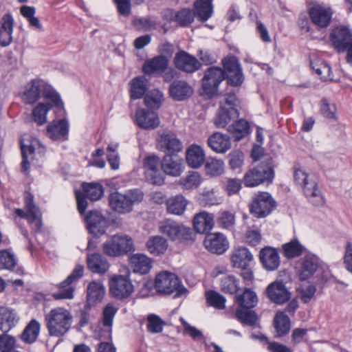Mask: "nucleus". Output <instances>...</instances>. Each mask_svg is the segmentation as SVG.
Masks as SVG:
<instances>
[{"label":"nucleus","mask_w":352,"mask_h":352,"mask_svg":"<svg viewBox=\"0 0 352 352\" xmlns=\"http://www.w3.org/2000/svg\"><path fill=\"white\" fill-rule=\"evenodd\" d=\"M21 155L23 161L21 163L22 170L27 171L30 169V162L34 159L38 160L44 155L45 149L41 146L40 142L35 138L25 139L21 140Z\"/></svg>","instance_id":"9"},{"label":"nucleus","mask_w":352,"mask_h":352,"mask_svg":"<svg viewBox=\"0 0 352 352\" xmlns=\"http://www.w3.org/2000/svg\"><path fill=\"white\" fill-rule=\"evenodd\" d=\"M130 96L131 99L141 98L148 88V80L144 76H138L130 82Z\"/></svg>","instance_id":"42"},{"label":"nucleus","mask_w":352,"mask_h":352,"mask_svg":"<svg viewBox=\"0 0 352 352\" xmlns=\"http://www.w3.org/2000/svg\"><path fill=\"white\" fill-rule=\"evenodd\" d=\"M188 204V200L182 195L170 197L166 201L168 212L175 215H182Z\"/></svg>","instance_id":"40"},{"label":"nucleus","mask_w":352,"mask_h":352,"mask_svg":"<svg viewBox=\"0 0 352 352\" xmlns=\"http://www.w3.org/2000/svg\"><path fill=\"white\" fill-rule=\"evenodd\" d=\"M34 197L30 192H25V204L26 212L21 209H16L15 213L21 218H25L33 225L36 231H40L42 226L41 214L38 207L33 202Z\"/></svg>","instance_id":"15"},{"label":"nucleus","mask_w":352,"mask_h":352,"mask_svg":"<svg viewBox=\"0 0 352 352\" xmlns=\"http://www.w3.org/2000/svg\"><path fill=\"white\" fill-rule=\"evenodd\" d=\"M225 79L224 71L217 67L208 68L202 78L204 94L208 98L212 97L217 91L219 84Z\"/></svg>","instance_id":"10"},{"label":"nucleus","mask_w":352,"mask_h":352,"mask_svg":"<svg viewBox=\"0 0 352 352\" xmlns=\"http://www.w3.org/2000/svg\"><path fill=\"white\" fill-rule=\"evenodd\" d=\"M69 125L65 120H54L47 126V135L54 140H65L67 138Z\"/></svg>","instance_id":"35"},{"label":"nucleus","mask_w":352,"mask_h":352,"mask_svg":"<svg viewBox=\"0 0 352 352\" xmlns=\"http://www.w3.org/2000/svg\"><path fill=\"white\" fill-rule=\"evenodd\" d=\"M87 228L94 236L103 235L109 227V221L98 210H91L85 217Z\"/></svg>","instance_id":"17"},{"label":"nucleus","mask_w":352,"mask_h":352,"mask_svg":"<svg viewBox=\"0 0 352 352\" xmlns=\"http://www.w3.org/2000/svg\"><path fill=\"white\" fill-rule=\"evenodd\" d=\"M206 296L208 303L211 306L219 309L225 307L226 298L220 294L214 291H209L206 293Z\"/></svg>","instance_id":"61"},{"label":"nucleus","mask_w":352,"mask_h":352,"mask_svg":"<svg viewBox=\"0 0 352 352\" xmlns=\"http://www.w3.org/2000/svg\"><path fill=\"white\" fill-rule=\"evenodd\" d=\"M87 261L88 268L94 273L104 274L109 268L107 260L99 253L89 254Z\"/></svg>","instance_id":"38"},{"label":"nucleus","mask_w":352,"mask_h":352,"mask_svg":"<svg viewBox=\"0 0 352 352\" xmlns=\"http://www.w3.org/2000/svg\"><path fill=\"white\" fill-rule=\"evenodd\" d=\"M21 100L25 104H34L41 98L49 100L52 105L61 104L59 94L50 85L40 79L28 82L20 93Z\"/></svg>","instance_id":"1"},{"label":"nucleus","mask_w":352,"mask_h":352,"mask_svg":"<svg viewBox=\"0 0 352 352\" xmlns=\"http://www.w3.org/2000/svg\"><path fill=\"white\" fill-rule=\"evenodd\" d=\"M193 92L192 87L184 80H175L169 86L170 96L177 101L189 98Z\"/></svg>","instance_id":"28"},{"label":"nucleus","mask_w":352,"mask_h":352,"mask_svg":"<svg viewBox=\"0 0 352 352\" xmlns=\"http://www.w3.org/2000/svg\"><path fill=\"white\" fill-rule=\"evenodd\" d=\"M253 260V255L245 247L235 248L230 256L232 266L239 269H246Z\"/></svg>","instance_id":"34"},{"label":"nucleus","mask_w":352,"mask_h":352,"mask_svg":"<svg viewBox=\"0 0 352 352\" xmlns=\"http://www.w3.org/2000/svg\"><path fill=\"white\" fill-rule=\"evenodd\" d=\"M155 287L159 293L170 294L175 291H177L179 294H182V290L186 289H180V284L178 278L173 273L165 271L159 273L155 281Z\"/></svg>","instance_id":"12"},{"label":"nucleus","mask_w":352,"mask_h":352,"mask_svg":"<svg viewBox=\"0 0 352 352\" xmlns=\"http://www.w3.org/2000/svg\"><path fill=\"white\" fill-rule=\"evenodd\" d=\"M217 223L221 228L230 229L235 224V215L230 211H222L217 217Z\"/></svg>","instance_id":"59"},{"label":"nucleus","mask_w":352,"mask_h":352,"mask_svg":"<svg viewBox=\"0 0 352 352\" xmlns=\"http://www.w3.org/2000/svg\"><path fill=\"white\" fill-rule=\"evenodd\" d=\"M201 183V177L198 172L192 171L179 179V184L185 190L197 188Z\"/></svg>","instance_id":"53"},{"label":"nucleus","mask_w":352,"mask_h":352,"mask_svg":"<svg viewBox=\"0 0 352 352\" xmlns=\"http://www.w3.org/2000/svg\"><path fill=\"white\" fill-rule=\"evenodd\" d=\"M174 62L177 68L186 73H192L201 66L196 58L184 51L175 54Z\"/></svg>","instance_id":"26"},{"label":"nucleus","mask_w":352,"mask_h":352,"mask_svg":"<svg viewBox=\"0 0 352 352\" xmlns=\"http://www.w3.org/2000/svg\"><path fill=\"white\" fill-rule=\"evenodd\" d=\"M15 338L8 334L0 336V352H10L15 351Z\"/></svg>","instance_id":"64"},{"label":"nucleus","mask_w":352,"mask_h":352,"mask_svg":"<svg viewBox=\"0 0 352 352\" xmlns=\"http://www.w3.org/2000/svg\"><path fill=\"white\" fill-rule=\"evenodd\" d=\"M311 66L323 80H332L331 68L327 63L320 59L311 60Z\"/></svg>","instance_id":"52"},{"label":"nucleus","mask_w":352,"mask_h":352,"mask_svg":"<svg viewBox=\"0 0 352 352\" xmlns=\"http://www.w3.org/2000/svg\"><path fill=\"white\" fill-rule=\"evenodd\" d=\"M162 102L163 94L157 89L151 91L144 98V103L150 109L160 108Z\"/></svg>","instance_id":"58"},{"label":"nucleus","mask_w":352,"mask_h":352,"mask_svg":"<svg viewBox=\"0 0 352 352\" xmlns=\"http://www.w3.org/2000/svg\"><path fill=\"white\" fill-rule=\"evenodd\" d=\"M175 21L182 26H186L193 21V14L188 9H183L175 14Z\"/></svg>","instance_id":"63"},{"label":"nucleus","mask_w":352,"mask_h":352,"mask_svg":"<svg viewBox=\"0 0 352 352\" xmlns=\"http://www.w3.org/2000/svg\"><path fill=\"white\" fill-rule=\"evenodd\" d=\"M130 265L134 273L146 274L152 268V260L145 254H136L130 258Z\"/></svg>","instance_id":"36"},{"label":"nucleus","mask_w":352,"mask_h":352,"mask_svg":"<svg viewBox=\"0 0 352 352\" xmlns=\"http://www.w3.org/2000/svg\"><path fill=\"white\" fill-rule=\"evenodd\" d=\"M319 267V258L315 255H307L296 263V274L300 280L311 278Z\"/></svg>","instance_id":"21"},{"label":"nucleus","mask_w":352,"mask_h":352,"mask_svg":"<svg viewBox=\"0 0 352 352\" xmlns=\"http://www.w3.org/2000/svg\"><path fill=\"white\" fill-rule=\"evenodd\" d=\"M39 331L40 324L36 320H32L25 328L21 338L24 342L32 344L37 339Z\"/></svg>","instance_id":"49"},{"label":"nucleus","mask_w":352,"mask_h":352,"mask_svg":"<svg viewBox=\"0 0 352 352\" xmlns=\"http://www.w3.org/2000/svg\"><path fill=\"white\" fill-rule=\"evenodd\" d=\"M330 39L338 53L344 52L352 45V32L346 26L336 27L332 30Z\"/></svg>","instance_id":"19"},{"label":"nucleus","mask_w":352,"mask_h":352,"mask_svg":"<svg viewBox=\"0 0 352 352\" xmlns=\"http://www.w3.org/2000/svg\"><path fill=\"white\" fill-rule=\"evenodd\" d=\"M161 164L163 172L169 176L179 177L184 170L183 159L177 154L166 155Z\"/></svg>","instance_id":"23"},{"label":"nucleus","mask_w":352,"mask_h":352,"mask_svg":"<svg viewBox=\"0 0 352 352\" xmlns=\"http://www.w3.org/2000/svg\"><path fill=\"white\" fill-rule=\"evenodd\" d=\"M118 311V308L113 304H107L103 309L102 322L103 325L107 327H111L113 318Z\"/></svg>","instance_id":"62"},{"label":"nucleus","mask_w":352,"mask_h":352,"mask_svg":"<svg viewBox=\"0 0 352 352\" xmlns=\"http://www.w3.org/2000/svg\"><path fill=\"white\" fill-rule=\"evenodd\" d=\"M207 175L212 177L219 176L224 173L225 164L223 160L214 157L208 158L205 164Z\"/></svg>","instance_id":"50"},{"label":"nucleus","mask_w":352,"mask_h":352,"mask_svg":"<svg viewBox=\"0 0 352 352\" xmlns=\"http://www.w3.org/2000/svg\"><path fill=\"white\" fill-rule=\"evenodd\" d=\"M46 102H39L33 109L32 117L38 125H43L47 122V114L51 108L54 107H63V103L58 105H52L49 100H45Z\"/></svg>","instance_id":"39"},{"label":"nucleus","mask_w":352,"mask_h":352,"mask_svg":"<svg viewBox=\"0 0 352 352\" xmlns=\"http://www.w3.org/2000/svg\"><path fill=\"white\" fill-rule=\"evenodd\" d=\"M204 244L208 250L212 253L218 254H221L225 252L229 246L226 237L219 232L207 234L204 239Z\"/></svg>","instance_id":"25"},{"label":"nucleus","mask_w":352,"mask_h":352,"mask_svg":"<svg viewBox=\"0 0 352 352\" xmlns=\"http://www.w3.org/2000/svg\"><path fill=\"white\" fill-rule=\"evenodd\" d=\"M134 288L126 276L115 275L109 280V292L114 298L122 300L129 297Z\"/></svg>","instance_id":"14"},{"label":"nucleus","mask_w":352,"mask_h":352,"mask_svg":"<svg viewBox=\"0 0 352 352\" xmlns=\"http://www.w3.org/2000/svg\"><path fill=\"white\" fill-rule=\"evenodd\" d=\"M237 303L241 308H252L257 304L258 298L256 293L249 288L245 289L243 294L236 296Z\"/></svg>","instance_id":"45"},{"label":"nucleus","mask_w":352,"mask_h":352,"mask_svg":"<svg viewBox=\"0 0 352 352\" xmlns=\"http://www.w3.org/2000/svg\"><path fill=\"white\" fill-rule=\"evenodd\" d=\"M102 249L104 254L113 258L124 256L135 250L132 237L124 233L112 235L103 243Z\"/></svg>","instance_id":"4"},{"label":"nucleus","mask_w":352,"mask_h":352,"mask_svg":"<svg viewBox=\"0 0 352 352\" xmlns=\"http://www.w3.org/2000/svg\"><path fill=\"white\" fill-rule=\"evenodd\" d=\"M283 254L287 258L300 256L302 253L303 247L297 240H293L283 245Z\"/></svg>","instance_id":"57"},{"label":"nucleus","mask_w":352,"mask_h":352,"mask_svg":"<svg viewBox=\"0 0 352 352\" xmlns=\"http://www.w3.org/2000/svg\"><path fill=\"white\" fill-rule=\"evenodd\" d=\"M82 189L83 192L78 191L76 192L78 209L80 214L84 213L87 208V201L85 197L84 193L91 201H97L100 199L104 194L103 187L99 184H83Z\"/></svg>","instance_id":"13"},{"label":"nucleus","mask_w":352,"mask_h":352,"mask_svg":"<svg viewBox=\"0 0 352 352\" xmlns=\"http://www.w3.org/2000/svg\"><path fill=\"white\" fill-rule=\"evenodd\" d=\"M260 260L263 267L268 271H274L280 264L279 254L276 248L267 246L261 249Z\"/></svg>","instance_id":"27"},{"label":"nucleus","mask_w":352,"mask_h":352,"mask_svg":"<svg viewBox=\"0 0 352 352\" xmlns=\"http://www.w3.org/2000/svg\"><path fill=\"white\" fill-rule=\"evenodd\" d=\"M236 316L242 324L248 326H255L258 321L256 314L246 308L237 309L236 311Z\"/></svg>","instance_id":"54"},{"label":"nucleus","mask_w":352,"mask_h":352,"mask_svg":"<svg viewBox=\"0 0 352 352\" xmlns=\"http://www.w3.org/2000/svg\"><path fill=\"white\" fill-rule=\"evenodd\" d=\"M105 287L101 282L91 281L87 288L86 307L90 309L91 306L100 303L104 298Z\"/></svg>","instance_id":"31"},{"label":"nucleus","mask_w":352,"mask_h":352,"mask_svg":"<svg viewBox=\"0 0 352 352\" xmlns=\"http://www.w3.org/2000/svg\"><path fill=\"white\" fill-rule=\"evenodd\" d=\"M295 182L300 185L309 201L316 206H322L325 203L324 197L317 183L305 170L298 168L294 173Z\"/></svg>","instance_id":"5"},{"label":"nucleus","mask_w":352,"mask_h":352,"mask_svg":"<svg viewBox=\"0 0 352 352\" xmlns=\"http://www.w3.org/2000/svg\"><path fill=\"white\" fill-rule=\"evenodd\" d=\"M136 29L144 31H152L158 26V22L152 16L138 17L133 21Z\"/></svg>","instance_id":"55"},{"label":"nucleus","mask_w":352,"mask_h":352,"mask_svg":"<svg viewBox=\"0 0 352 352\" xmlns=\"http://www.w3.org/2000/svg\"><path fill=\"white\" fill-rule=\"evenodd\" d=\"M143 192L138 189L130 190L122 194L118 192L111 193L109 197L111 208L120 214H126L132 211L133 207L142 201Z\"/></svg>","instance_id":"3"},{"label":"nucleus","mask_w":352,"mask_h":352,"mask_svg":"<svg viewBox=\"0 0 352 352\" xmlns=\"http://www.w3.org/2000/svg\"><path fill=\"white\" fill-rule=\"evenodd\" d=\"M160 163V158L155 155L146 157L144 162L146 179L156 185H161L164 183V178L158 168Z\"/></svg>","instance_id":"24"},{"label":"nucleus","mask_w":352,"mask_h":352,"mask_svg":"<svg viewBox=\"0 0 352 352\" xmlns=\"http://www.w3.org/2000/svg\"><path fill=\"white\" fill-rule=\"evenodd\" d=\"M159 230L172 241L186 242L193 240L192 232L189 228L170 219L161 222Z\"/></svg>","instance_id":"8"},{"label":"nucleus","mask_w":352,"mask_h":352,"mask_svg":"<svg viewBox=\"0 0 352 352\" xmlns=\"http://www.w3.org/2000/svg\"><path fill=\"white\" fill-rule=\"evenodd\" d=\"M17 322L15 313L6 307H0V329L3 332L9 331Z\"/></svg>","instance_id":"44"},{"label":"nucleus","mask_w":352,"mask_h":352,"mask_svg":"<svg viewBox=\"0 0 352 352\" xmlns=\"http://www.w3.org/2000/svg\"><path fill=\"white\" fill-rule=\"evenodd\" d=\"M273 178L274 170L270 162H263L245 174L243 183L245 186L254 187L265 182H272Z\"/></svg>","instance_id":"6"},{"label":"nucleus","mask_w":352,"mask_h":352,"mask_svg":"<svg viewBox=\"0 0 352 352\" xmlns=\"http://www.w3.org/2000/svg\"><path fill=\"white\" fill-rule=\"evenodd\" d=\"M207 142L208 146L217 153H225L231 148L230 137L219 132H215L210 135Z\"/></svg>","instance_id":"33"},{"label":"nucleus","mask_w":352,"mask_h":352,"mask_svg":"<svg viewBox=\"0 0 352 352\" xmlns=\"http://www.w3.org/2000/svg\"><path fill=\"white\" fill-rule=\"evenodd\" d=\"M156 146L166 155H174L183 149L182 141L177 135L169 131L159 132L156 138Z\"/></svg>","instance_id":"11"},{"label":"nucleus","mask_w":352,"mask_h":352,"mask_svg":"<svg viewBox=\"0 0 352 352\" xmlns=\"http://www.w3.org/2000/svg\"><path fill=\"white\" fill-rule=\"evenodd\" d=\"M287 279L285 283L280 280H277L267 286L266 294L270 301L277 305H283L289 301L292 294L286 283L291 281V278L288 276Z\"/></svg>","instance_id":"16"},{"label":"nucleus","mask_w":352,"mask_h":352,"mask_svg":"<svg viewBox=\"0 0 352 352\" xmlns=\"http://www.w3.org/2000/svg\"><path fill=\"white\" fill-rule=\"evenodd\" d=\"M250 127L248 122L244 120H239L229 126L228 131L232 134L235 140L239 141L247 135Z\"/></svg>","instance_id":"48"},{"label":"nucleus","mask_w":352,"mask_h":352,"mask_svg":"<svg viewBox=\"0 0 352 352\" xmlns=\"http://www.w3.org/2000/svg\"><path fill=\"white\" fill-rule=\"evenodd\" d=\"M239 115L236 108L232 107L229 110L226 107L221 105L220 109L214 119V124L217 128H224L232 120V118L237 117Z\"/></svg>","instance_id":"43"},{"label":"nucleus","mask_w":352,"mask_h":352,"mask_svg":"<svg viewBox=\"0 0 352 352\" xmlns=\"http://www.w3.org/2000/svg\"><path fill=\"white\" fill-rule=\"evenodd\" d=\"M333 13L331 8L324 4H314L309 9L312 23L319 28H326L330 25Z\"/></svg>","instance_id":"18"},{"label":"nucleus","mask_w":352,"mask_h":352,"mask_svg":"<svg viewBox=\"0 0 352 352\" xmlns=\"http://www.w3.org/2000/svg\"><path fill=\"white\" fill-rule=\"evenodd\" d=\"M274 326L277 336L279 337L283 336L290 330V320L284 313L278 312L274 318Z\"/></svg>","instance_id":"51"},{"label":"nucleus","mask_w":352,"mask_h":352,"mask_svg":"<svg viewBox=\"0 0 352 352\" xmlns=\"http://www.w3.org/2000/svg\"><path fill=\"white\" fill-rule=\"evenodd\" d=\"M168 60L164 56H157L146 60L142 67V71L145 74L162 75L167 70Z\"/></svg>","instance_id":"30"},{"label":"nucleus","mask_w":352,"mask_h":352,"mask_svg":"<svg viewBox=\"0 0 352 352\" xmlns=\"http://www.w3.org/2000/svg\"><path fill=\"white\" fill-rule=\"evenodd\" d=\"M214 225V216L206 212L197 214L193 219V226L197 232L204 234L210 231Z\"/></svg>","instance_id":"37"},{"label":"nucleus","mask_w":352,"mask_h":352,"mask_svg":"<svg viewBox=\"0 0 352 352\" xmlns=\"http://www.w3.org/2000/svg\"><path fill=\"white\" fill-rule=\"evenodd\" d=\"M205 160L206 154L201 146L193 144L186 148V162L189 167L198 168L204 164Z\"/></svg>","instance_id":"29"},{"label":"nucleus","mask_w":352,"mask_h":352,"mask_svg":"<svg viewBox=\"0 0 352 352\" xmlns=\"http://www.w3.org/2000/svg\"><path fill=\"white\" fill-rule=\"evenodd\" d=\"M135 122L140 128L149 130L157 128L160 120L155 112L142 109L135 113Z\"/></svg>","instance_id":"32"},{"label":"nucleus","mask_w":352,"mask_h":352,"mask_svg":"<svg viewBox=\"0 0 352 352\" xmlns=\"http://www.w3.org/2000/svg\"><path fill=\"white\" fill-rule=\"evenodd\" d=\"M276 201L267 192L255 194L250 204V212L256 218H264L276 208Z\"/></svg>","instance_id":"7"},{"label":"nucleus","mask_w":352,"mask_h":352,"mask_svg":"<svg viewBox=\"0 0 352 352\" xmlns=\"http://www.w3.org/2000/svg\"><path fill=\"white\" fill-rule=\"evenodd\" d=\"M83 266L77 265L72 274L60 284V290L53 294V297L56 299H72L74 298V288L70 285L78 280L83 274Z\"/></svg>","instance_id":"20"},{"label":"nucleus","mask_w":352,"mask_h":352,"mask_svg":"<svg viewBox=\"0 0 352 352\" xmlns=\"http://www.w3.org/2000/svg\"><path fill=\"white\" fill-rule=\"evenodd\" d=\"M146 247L151 254L160 256L164 254L167 250L168 242L162 236H153L147 240Z\"/></svg>","instance_id":"41"},{"label":"nucleus","mask_w":352,"mask_h":352,"mask_svg":"<svg viewBox=\"0 0 352 352\" xmlns=\"http://www.w3.org/2000/svg\"><path fill=\"white\" fill-rule=\"evenodd\" d=\"M166 322L155 314H150L147 317V329L152 333H158L162 331Z\"/></svg>","instance_id":"60"},{"label":"nucleus","mask_w":352,"mask_h":352,"mask_svg":"<svg viewBox=\"0 0 352 352\" xmlns=\"http://www.w3.org/2000/svg\"><path fill=\"white\" fill-rule=\"evenodd\" d=\"M320 111L322 115L327 119L337 121V107L335 103L329 102L326 98L320 101Z\"/></svg>","instance_id":"56"},{"label":"nucleus","mask_w":352,"mask_h":352,"mask_svg":"<svg viewBox=\"0 0 352 352\" xmlns=\"http://www.w3.org/2000/svg\"><path fill=\"white\" fill-rule=\"evenodd\" d=\"M226 72L228 82L232 86H239L243 82V75L236 58L227 57L223 60Z\"/></svg>","instance_id":"22"},{"label":"nucleus","mask_w":352,"mask_h":352,"mask_svg":"<svg viewBox=\"0 0 352 352\" xmlns=\"http://www.w3.org/2000/svg\"><path fill=\"white\" fill-rule=\"evenodd\" d=\"M219 281L221 289L226 294H234L239 289V280L233 275H223Z\"/></svg>","instance_id":"46"},{"label":"nucleus","mask_w":352,"mask_h":352,"mask_svg":"<svg viewBox=\"0 0 352 352\" xmlns=\"http://www.w3.org/2000/svg\"><path fill=\"white\" fill-rule=\"evenodd\" d=\"M212 14V0H197L195 3V14L201 20H208Z\"/></svg>","instance_id":"47"},{"label":"nucleus","mask_w":352,"mask_h":352,"mask_svg":"<svg viewBox=\"0 0 352 352\" xmlns=\"http://www.w3.org/2000/svg\"><path fill=\"white\" fill-rule=\"evenodd\" d=\"M46 327L51 336H64L71 328L73 316L71 311L64 307L52 309L45 317Z\"/></svg>","instance_id":"2"}]
</instances>
